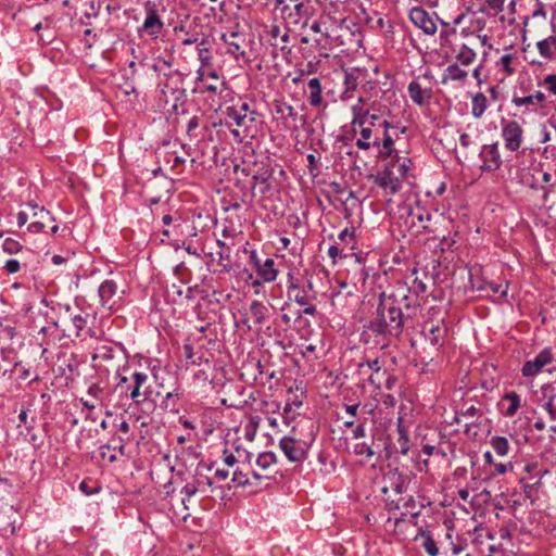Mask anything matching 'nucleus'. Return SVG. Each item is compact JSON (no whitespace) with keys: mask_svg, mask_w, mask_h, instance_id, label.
Returning a JSON list of instances; mask_svg holds the SVG:
<instances>
[{"mask_svg":"<svg viewBox=\"0 0 556 556\" xmlns=\"http://www.w3.org/2000/svg\"><path fill=\"white\" fill-rule=\"evenodd\" d=\"M378 361L374 359L372 362H367L366 364L358 362V370L357 374L359 376V380L363 383L365 380H368L370 383H375L374 381V367H377Z\"/></svg>","mask_w":556,"mask_h":556,"instance_id":"4be33fe9","label":"nucleus"},{"mask_svg":"<svg viewBox=\"0 0 556 556\" xmlns=\"http://www.w3.org/2000/svg\"><path fill=\"white\" fill-rule=\"evenodd\" d=\"M533 427L538 431H543L546 429V424L541 418H538V420L533 424Z\"/></svg>","mask_w":556,"mask_h":556,"instance_id":"13d9d810","label":"nucleus"},{"mask_svg":"<svg viewBox=\"0 0 556 556\" xmlns=\"http://www.w3.org/2000/svg\"><path fill=\"white\" fill-rule=\"evenodd\" d=\"M328 255L332 258L333 262H336L337 257H341V258L343 257L342 251H340L339 248L336 245L329 247Z\"/></svg>","mask_w":556,"mask_h":556,"instance_id":"603ef678","label":"nucleus"},{"mask_svg":"<svg viewBox=\"0 0 556 556\" xmlns=\"http://www.w3.org/2000/svg\"><path fill=\"white\" fill-rule=\"evenodd\" d=\"M237 463V458L233 454H227L225 452V456H224V464L228 467H233Z\"/></svg>","mask_w":556,"mask_h":556,"instance_id":"864d4df0","label":"nucleus"},{"mask_svg":"<svg viewBox=\"0 0 556 556\" xmlns=\"http://www.w3.org/2000/svg\"><path fill=\"white\" fill-rule=\"evenodd\" d=\"M212 479L198 470L195 475L192 476L191 480L186 482L180 491L182 495L181 502L185 507L187 509L189 508L188 503L191 502L193 496H207L208 492L212 490Z\"/></svg>","mask_w":556,"mask_h":556,"instance_id":"20e7f679","label":"nucleus"},{"mask_svg":"<svg viewBox=\"0 0 556 556\" xmlns=\"http://www.w3.org/2000/svg\"><path fill=\"white\" fill-rule=\"evenodd\" d=\"M343 300H344V296H342L340 292L333 293L331 296V304L337 309H339L340 307L343 308L344 307Z\"/></svg>","mask_w":556,"mask_h":556,"instance_id":"de8ad7c7","label":"nucleus"},{"mask_svg":"<svg viewBox=\"0 0 556 556\" xmlns=\"http://www.w3.org/2000/svg\"><path fill=\"white\" fill-rule=\"evenodd\" d=\"M70 323L71 325L66 330L70 334L79 336L80 331L85 328L87 320L83 315L77 314L71 317Z\"/></svg>","mask_w":556,"mask_h":556,"instance_id":"473e14b6","label":"nucleus"},{"mask_svg":"<svg viewBox=\"0 0 556 556\" xmlns=\"http://www.w3.org/2000/svg\"><path fill=\"white\" fill-rule=\"evenodd\" d=\"M363 257L361 254L352 253L350 254V270L352 269L354 287L355 289L364 294L365 298H368L369 294L366 293V281H367V270L362 265Z\"/></svg>","mask_w":556,"mask_h":556,"instance_id":"ddd939ff","label":"nucleus"},{"mask_svg":"<svg viewBox=\"0 0 556 556\" xmlns=\"http://www.w3.org/2000/svg\"><path fill=\"white\" fill-rule=\"evenodd\" d=\"M353 10L355 17L357 18L356 24H367L370 21L367 8L363 2L358 0H350V10Z\"/></svg>","mask_w":556,"mask_h":556,"instance_id":"a878e982","label":"nucleus"},{"mask_svg":"<svg viewBox=\"0 0 556 556\" xmlns=\"http://www.w3.org/2000/svg\"><path fill=\"white\" fill-rule=\"evenodd\" d=\"M277 113H280L282 115H287L289 117H294L295 116V112H294V109L287 104V103H279L277 105Z\"/></svg>","mask_w":556,"mask_h":556,"instance_id":"49530a36","label":"nucleus"},{"mask_svg":"<svg viewBox=\"0 0 556 556\" xmlns=\"http://www.w3.org/2000/svg\"><path fill=\"white\" fill-rule=\"evenodd\" d=\"M276 462L277 457L273 452H263L256 458V465L262 469H268Z\"/></svg>","mask_w":556,"mask_h":556,"instance_id":"4c0bfd02","label":"nucleus"},{"mask_svg":"<svg viewBox=\"0 0 556 556\" xmlns=\"http://www.w3.org/2000/svg\"><path fill=\"white\" fill-rule=\"evenodd\" d=\"M409 97L417 104L425 103L426 100L430 99V90L421 88L417 81H412L408 86Z\"/></svg>","mask_w":556,"mask_h":556,"instance_id":"aec40b11","label":"nucleus"},{"mask_svg":"<svg viewBox=\"0 0 556 556\" xmlns=\"http://www.w3.org/2000/svg\"><path fill=\"white\" fill-rule=\"evenodd\" d=\"M467 75L468 71L464 66H460L458 63H454L447 67L444 81L447 79L464 80Z\"/></svg>","mask_w":556,"mask_h":556,"instance_id":"c756f323","label":"nucleus"},{"mask_svg":"<svg viewBox=\"0 0 556 556\" xmlns=\"http://www.w3.org/2000/svg\"><path fill=\"white\" fill-rule=\"evenodd\" d=\"M534 102V97L532 96H527V97H522V98H515L514 99V103L516 105H526V104H532Z\"/></svg>","mask_w":556,"mask_h":556,"instance_id":"3c124183","label":"nucleus"},{"mask_svg":"<svg viewBox=\"0 0 556 556\" xmlns=\"http://www.w3.org/2000/svg\"><path fill=\"white\" fill-rule=\"evenodd\" d=\"M404 323L402 311L394 305V301L391 298L380 299L377 318L371 323V327L380 333L397 336L402 332Z\"/></svg>","mask_w":556,"mask_h":556,"instance_id":"f03ea898","label":"nucleus"},{"mask_svg":"<svg viewBox=\"0 0 556 556\" xmlns=\"http://www.w3.org/2000/svg\"><path fill=\"white\" fill-rule=\"evenodd\" d=\"M227 117L235 123L237 127H247L248 124L255 121V112L250 109L247 102L232 104L226 110Z\"/></svg>","mask_w":556,"mask_h":556,"instance_id":"9b49d317","label":"nucleus"},{"mask_svg":"<svg viewBox=\"0 0 556 556\" xmlns=\"http://www.w3.org/2000/svg\"><path fill=\"white\" fill-rule=\"evenodd\" d=\"M308 102L313 106H318L321 103V86L318 78H312L308 81Z\"/></svg>","mask_w":556,"mask_h":556,"instance_id":"5701e85b","label":"nucleus"},{"mask_svg":"<svg viewBox=\"0 0 556 556\" xmlns=\"http://www.w3.org/2000/svg\"><path fill=\"white\" fill-rule=\"evenodd\" d=\"M470 283L473 289L484 290L486 286V281L482 276V269L480 267H472L470 269Z\"/></svg>","mask_w":556,"mask_h":556,"instance_id":"2f4dec72","label":"nucleus"},{"mask_svg":"<svg viewBox=\"0 0 556 556\" xmlns=\"http://www.w3.org/2000/svg\"><path fill=\"white\" fill-rule=\"evenodd\" d=\"M542 205L546 206L547 208H552L556 204V180H554L548 188L542 187Z\"/></svg>","mask_w":556,"mask_h":556,"instance_id":"7c9ffc66","label":"nucleus"},{"mask_svg":"<svg viewBox=\"0 0 556 556\" xmlns=\"http://www.w3.org/2000/svg\"><path fill=\"white\" fill-rule=\"evenodd\" d=\"M18 513L13 505L0 502V534L2 536L13 535L16 531Z\"/></svg>","mask_w":556,"mask_h":556,"instance_id":"f8f14e48","label":"nucleus"},{"mask_svg":"<svg viewBox=\"0 0 556 556\" xmlns=\"http://www.w3.org/2000/svg\"><path fill=\"white\" fill-rule=\"evenodd\" d=\"M371 431L372 429L369 427L368 433H366V422L363 421L353 429V438L355 441L364 439L363 442H356L354 444V454L359 457L358 462L361 464L369 463L374 466L375 460H377L378 457L376 456V452L372 447L374 437Z\"/></svg>","mask_w":556,"mask_h":556,"instance_id":"7ed1b4c3","label":"nucleus"},{"mask_svg":"<svg viewBox=\"0 0 556 556\" xmlns=\"http://www.w3.org/2000/svg\"><path fill=\"white\" fill-rule=\"evenodd\" d=\"M548 415V428L556 434V393L551 394L543 404Z\"/></svg>","mask_w":556,"mask_h":556,"instance_id":"412c9836","label":"nucleus"},{"mask_svg":"<svg viewBox=\"0 0 556 556\" xmlns=\"http://www.w3.org/2000/svg\"><path fill=\"white\" fill-rule=\"evenodd\" d=\"M488 549H489L490 554L486 556H504L503 551L495 547L494 545H489Z\"/></svg>","mask_w":556,"mask_h":556,"instance_id":"6e6d98bb","label":"nucleus"},{"mask_svg":"<svg viewBox=\"0 0 556 556\" xmlns=\"http://www.w3.org/2000/svg\"><path fill=\"white\" fill-rule=\"evenodd\" d=\"M510 61H511L510 55H504V56H502V63L504 64V66H505L506 71H507V72H509V73L511 72V70H510V68H509V66H508V65H509V63H510Z\"/></svg>","mask_w":556,"mask_h":556,"instance_id":"e2e57ef3","label":"nucleus"},{"mask_svg":"<svg viewBox=\"0 0 556 556\" xmlns=\"http://www.w3.org/2000/svg\"><path fill=\"white\" fill-rule=\"evenodd\" d=\"M301 406V402L300 401H295L293 403H287L286 406H285V414H289L291 410H293V408H299Z\"/></svg>","mask_w":556,"mask_h":556,"instance_id":"4d7b16f0","label":"nucleus"},{"mask_svg":"<svg viewBox=\"0 0 556 556\" xmlns=\"http://www.w3.org/2000/svg\"><path fill=\"white\" fill-rule=\"evenodd\" d=\"M521 136L522 129L517 122H509L503 130L506 147L511 151H516L520 147Z\"/></svg>","mask_w":556,"mask_h":556,"instance_id":"dca6fc26","label":"nucleus"},{"mask_svg":"<svg viewBox=\"0 0 556 556\" xmlns=\"http://www.w3.org/2000/svg\"><path fill=\"white\" fill-rule=\"evenodd\" d=\"M146 18L141 29L148 35L156 38L163 29V22L157 13V4L154 1H147L144 4Z\"/></svg>","mask_w":556,"mask_h":556,"instance_id":"9d476101","label":"nucleus"},{"mask_svg":"<svg viewBox=\"0 0 556 556\" xmlns=\"http://www.w3.org/2000/svg\"><path fill=\"white\" fill-rule=\"evenodd\" d=\"M489 8L496 11L502 12L504 10L505 0H485Z\"/></svg>","mask_w":556,"mask_h":556,"instance_id":"09e8293b","label":"nucleus"},{"mask_svg":"<svg viewBox=\"0 0 556 556\" xmlns=\"http://www.w3.org/2000/svg\"><path fill=\"white\" fill-rule=\"evenodd\" d=\"M540 53L546 58H553L556 54V36H551L538 43Z\"/></svg>","mask_w":556,"mask_h":556,"instance_id":"bb28decb","label":"nucleus"},{"mask_svg":"<svg viewBox=\"0 0 556 556\" xmlns=\"http://www.w3.org/2000/svg\"><path fill=\"white\" fill-rule=\"evenodd\" d=\"M458 495L460 496L462 500L467 501L469 497V492L466 489H460L458 491Z\"/></svg>","mask_w":556,"mask_h":556,"instance_id":"774afa93","label":"nucleus"},{"mask_svg":"<svg viewBox=\"0 0 556 556\" xmlns=\"http://www.w3.org/2000/svg\"><path fill=\"white\" fill-rule=\"evenodd\" d=\"M545 84L551 92L556 94V75H548L545 77Z\"/></svg>","mask_w":556,"mask_h":556,"instance_id":"8fccbe9b","label":"nucleus"},{"mask_svg":"<svg viewBox=\"0 0 556 556\" xmlns=\"http://www.w3.org/2000/svg\"><path fill=\"white\" fill-rule=\"evenodd\" d=\"M542 180H543L545 184H549V185H551L554 180H556V177H555V178H553V176H552L549 173L545 172V173H543V175H542Z\"/></svg>","mask_w":556,"mask_h":556,"instance_id":"680f3d73","label":"nucleus"},{"mask_svg":"<svg viewBox=\"0 0 556 556\" xmlns=\"http://www.w3.org/2000/svg\"><path fill=\"white\" fill-rule=\"evenodd\" d=\"M353 111V121H352V130L353 132L357 131V128L361 130V135L364 139H368L371 134L370 127L374 125V119L377 117L375 115L368 114V109H364L359 104H352Z\"/></svg>","mask_w":556,"mask_h":556,"instance_id":"1a4fd4ad","label":"nucleus"},{"mask_svg":"<svg viewBox=\"0 0 556 556\" xmlns=\"http://www.w3.org/2000/svg\"><path fill=\"white\" fill-rule=\"evenodd\" d=\"M257 273L265 282H271L277 278L278 271L275 268V262L271 258H266L263 264L255 260L254 262Z\"/></svg>","mask_w":556,"mask_h":556,"instance_id":"a211bd4d","label":"nucleus"},{"mask_svg":"<svg viewBox=\"0 0 556 556\" xmlns=\"http://www.w3.org/2000/svg\"><path fill=\"white\" fill-rule=\"evenodd\" d=\"M294 299H295V302L299 303L300 305H306V303H307V299L304 294L296 293L294 295Z\"/></svg>","mask_w":556,"mask_h":556,"instance_id":"bf43d9fd","label":"nucleus"},{"mask_svg":"<svg viewBox=\"0 0 556 556\" xmlns=\"http://www.w3.org/2000/svg\"><path fill=\"white\" fill-rule=\"evenodd\" d=\"M3 250L10 254L17 253L21 251V244L13 239H7L3 242Z\"/></svg>","mask_w":556,"mask_h":556,"instance_id":"37998d69","label":"nucleus"},{"mask_svg":"<svg viewBox=\"0 0 556 556\" xmlns=\"http://www.w3.org/2000/svg\"><path fill=\"white\" fill-rule=\"evenodd\" d=\"M217 243L222 248V250L218 252L219 265L223 267H228L230 262V251L229 249L224 250L225 243L223 241L218 240Z\"/></svg>","mask_w":556,"mask_h":556,"instance_id":"a19ab883","label":"nucleus"},{"mask_svg":"<svg viewBox=\"0 0 556 556\" xmlns=\"http://www.w3.org/2000/svg\"><path fill=\"white\" fill-rule=\"evenodd\" d=\"M500 536L505 540H510L511 534L510 531L507 528H501L500 529Z\"/></svg>","mask_w":556,"mask_h":556,"instance_id":"052dcab7","label":"nucleus"},{"mask_svg":"<svg viewBox=\"0 0 556 556\" xmlns=\"http://www.w3.org/2000/svg\"><path fill=\"white\" fill-rule=\"evenodd\" d=\"M231 481L237 485H245L249 482V479H248L247 475H244L243 472H241L239 470H236L232 473Z\"/></svg>","mask_w":556,"mask_h":556,"instance_id":"a18cd8bd","label":"nucleus"},{"mask_svg":"<svg viewBox=\"0 0 556 556\" xmlns=\"http://www.w3.org/2000/svg\"><path fill=\"white\" fill-rule=\"evenodd\" d=\"M420 540L422 541V546L425 547V549L427 551V553L430 555V556H437L438 554V547L433 541V539L431 538V535L429 534V532H426V531H420Z\"/></svg>","mask_w":556,"mask_h":556,"instance_id":"58836bf2","label":"nucleus"},{"mask_svg":"<svg viewBox=\"0 0 556 556\" xmlns=\"http://www.w3.org/2000/svg\"><path fill=\"white\" fill-rule=\"evenodd\" d=\"M495 470L500 475H504L507 471V466L505 464H495Z\"/></svg>","mask_w":556,"mask_h":556,"instance_id":"0e129e2a","label":"nucleus"},{"mask_svg":"<svg viewBox=\"0 0 556 556\" xmlns=\"http://www.w3.org/2000/svg\"><path fill=\"white\" fill-rule=\"evenodd\" d=\"M503 401L509 402V406L506 409V416H514L520 406L519 395L516 392H509L503 396Z\"/></svg>","mask_w":556,"mask_h":556,"instance_id":"c9c22d12","label":"nucleus"},{"mask_svg":"<svg viewBox=\"0 0 556 556\" xmlns=\"http://www.w3.org/2000/svg\"><path fill=\"white\" fill-rule=\"evenodd\" d=\"M397 431H399V438H397V441L393 444V450L396 453L406 455L409 450V441H408L406 430L402 426V418H399Z\"/></svg>","mask_w":556,"mask_h":556,"instance_id":"6ab92c4d","label":"nucleus"},{"mask_svg":"<svg viewBox=\"0 0 556 556\" xmlns=\"http://www.w3.org/2000/svg\"><path fill=\"white\" fill-rule=\"evenodd\" d=\"M552 362V355L548 351H542L533 361H528L522 367L525 377L535 376L545 365Z\"/></svg>","mask_w":556,"mask_h":556,"instance_id":"f3484780","label":"nucleus"},{"mask_svg":"<svg viewBox=\"0 0 556 556\" xmlns=\"http://www.w3.org/2000/svg\"><path fill=\"white\" fill-rule=\"evenodd\" d=\"M409 18L418 28L427 35H433L437 31V25L430 14L422 8L416 7L410 10Z\"/></svg>","mask_w":556,"mask_h":556,"instance_id":"4468645a","label":"nucleus"},{"mask_svg":"<svg viewBox=\"0 0 556 556\" xmlns=\"http://www.w3.org/2000/svg\"><path fill=\"white\" fill-rule=\"evenodd\" d=\"M447 329L443 318L437 316L434 319L426 320L420 332L412 339V346L416 350V356H421L427 350H438L444 343Z\"/></svg>","mask_w":556,"mask_h":556,"instance_id":"f257e3e1","label":"nucleus"},{"mask_svg":"<svg viewBox=\"0 0 556 556\" xmlns=\"http://www.w3.org/2000/svg\"><path fill=\"white\" fill-rule=\"evenodd\" d=\"M404 225L413 237H417L424 232H433L431 216L420 206L406 211Z\"/></svg>","mask_w":556,"mask_h":556,"instance_id":"39448f33","label":"nucleus"},{"mask_svg":"<svg viewBox=\"0 0 556 556\" xmlns=\"http://www.w3.org/2000/svg\"><path fill=\"white\" fill-rule=\"evenodd\" d=\"M392 146H393V140L391 138V136H389L388 134L384 135L383 137V150H381L379 153L382 157H388L391 155L392 153Z\"/></svg>","mask_w":556,"mask_h":556,"instance_id":"79ce46f5","label":"nucleus"},{"mask_svg":"<svg viewBox=\"0 0 556 556\" xmlns=\"http://www.w3.org/2000/svg\"><path fill=\"white\" fill-rule=\"evenodd\" d=\"M4 269L8 274H15L21 269V264L17 260H8L4 264Z\"/></svg>","mask_w":556,"mask_h":556,"instance_id":"c03bdc74","label":"nucleus"},{"mask_svg":"<svg viewBox=\"0 0 556 556\" xmlns=\"http://www.w3.org/2000/svg\"><path fill=\"white\" fill-rule=\"evenodd\" d=\"M132 379H134V387L130 391V397L138 402V399L140 396V388L147 381L148 376L143 372H135L132 375Z\"/></svg>","mask_w":556,"mask_h":556,"instance_id":"f704fd0d","label":"nucleus"},{"mask_svg":"<svg viewBox=\"0 0 556 556\" xmlns=\"http://www.w3.org/2000/svg\"><path fill=\"white\" fill-rule=\"evenodd\" d=\"M476 53L470 48L464 46L458 52L456 60L460 66L468 67L475 60Z\"/></svg>","mask_w":556,"mask_h":556,"instance_id":"72a5a7b5","label":"nucleus"},{"mask_svg":"<svg viewBox=\"0 0 556 556\" xmlns=\"http://www.w3.org/2000/svg\"><path fill=\"white\" fill-rule=\"evenodd\" d=\"M101 305L109 309L118 307L124 291L118 289L117 283L112 279L104 280L98 290Z\"/></svg>","mask_w":556,"mask_h":556,"instance_id":"6e6552de","label":"nucleus"},{"mask_svg":"<svg viewBox=\"0 0 556 556\" xmlns=\"http://www.w3.org/2000/svg\"><path fill=\"white\" fill-rule=\"evenodd\" d=\"M491 445L494 448V451L501 456L506 455L509 448L508 441L504 437L492 438Z\"/></svg>","mask_w":556,"mask_h":556,"instance_id":"ea45409f","label":"nucleus"},{"mask_svg":"<svg viewBox=\"0 0 556 556\" xmlns=\"http://www.w3.org/2000/svg\"><path fill=\"white\" fill-rule=\"evenodd\" d=\"M174 34L176 40H178L182 46H191L197 45L199 41V36L197 34H189L186 31L185 26H176L174 28Z\"/></svg>","mask_w":556,"mask_h":556,"instance_id":"393cba45","label":"nucleus"},{"mask_svg":"<svg viewBox=\"0 0 556 556\" xmlns=\"http://www.w3.org/2000/svg\"><path fill=\"white\" fill-rule=\"evenodd\" d=\"M101 393H102V389L99 386L92 384L91 387H89L88 396L90 399H81L84 406L89 409H94L101 403V399H100Z\"/></svg>","mask_w":556,"mask_h":556,"instance_id":"b1692460","label":"nucleus"},{"mask_svg":"<svg viewBox=\"0 0 556 556\" xmlns=\"http://www.w3.org/2000/svg\"><path fill=\"white\" fill-rule=\"evenodd\" d=\"M215 476L219 479V480H226L228 477H229V470L227 469H220V468H217L215 470Z\"/></svg>","mask_w":556,"mask_h":556,"instance_id":"5fc2aeb1","label":"nucleus"},{"mask_svg":"<svg viewBox=\"0 0 556 556\" xmlns=\"http://www.w3.org/2000/svg\"><path fill=\"white\" fill-rule=\"evenodd\" d=\"M26 208L28 211L23 210L16 215L18 227H23L30 217H38L37 220L29 224L28 229L33 232H39L46 227L47 222L53 220L49 211L45 210L43 207H39L37 204L27 203Z\"/></svg>","mask_w":556,"mask_h":556,"instance_id":"423d86ee","label":"nucleus"},{"mask_svg":"<svg viewBox=\"0 0 556 556\" xmlns=\"http://www.w3.org/2000/svg\"><path fill=\"white\" fill-rule=\"evenodd\" d=\"M222 40L227 46L226 52L228 54L233 55L238 59L241 55H244L243 45L245 42L244 34L238 30H231L228 33L222 34Z\"/></svg>","mask_w":556,"mask_h":556,"instance_id":"2eb2a0df","label":"nucleus"},{"mask_svg":"<svg viewBox=\"0 0 556 556\" xmlns=\"http://www.w3.org/2000/svg\"><path fill=\"white\" fill-rule=\"evenodd\" d=\"M267 312V307L258 301H253L250 305V314L255 324L263 323Z\"/></svg>","mask_w":556,"mask_h":556,"instance_id":"c85d7f7f","label":"nucleus"},{"mask_svg":"<svg viewBox=\"0 0 556 556\" xmlns=\"http://www.w3.org/2000/svg\"><path fill=\"white\" fill-rule=\"evenodd\" d=\"M395 167L396 165L393 164L391 169H387L380 177L381 186L384 188H390L392 192H395L399 189V178L393 176V169Z\"/></svg>","mask_w":556,"mask_h":556,"instance_id":"cd10ccee","label":"nucleus"},{"mask_svg":"<svg viewBox=\"0 0 556 556\" xmlns=\"http://www.w3.org/2000/svg\"><path fill=\"white\" fill-rule=\"evenodd\" d=\"M279 447L288 460L296 463L305 458L308 444L292 435H285L279 441Z\"/></svg>","mask_w":556,"mask_h":556,"instance_id":"0eeeda50","label":"nucleus"},{"mask_svg":"<svg viewBox=\"0 0 556 556\" xmlns=\"http://www.w3.org/2000/svg\"><path fill=\"white\" fill-rule=\"evenodd\" d=\"M367 139H358L356 144L358 146V148L361 149H367L369 148L370 143L366 141Z\"/></svg>","mask_w":556,"mask_h":556,"instance_id":"69168bd1","label":"nucleus"},{"mask_svg":"<svg viewBox=\"0 0 556 556\" xmlns=\"http://www.w3.org/2000/svg\"><path fill=\"white\" fill-rule=\"evenodd\" d=\"M119 431H122L123 433H128L129 432V424L127 421H122L119 424Z\"/></svg>","mask_w":556,"mask_h":556,"instance_id":"338daca9","label":"nucleus"},{"mask_svg":"<svg viewBox=\"0 0 556 556\" xmlns=\"http://www.w3.org/2000/svg\"><path fill=\"white\" fill-rule=\"evenodd\" d=\"M486 109V98L483 93H477L472 99V114L480 117Z\"/></svg>","mask_w":556,"mask_h":556,"instance_id":"e433bc0d","label":"nucleus"}]
</instances>
